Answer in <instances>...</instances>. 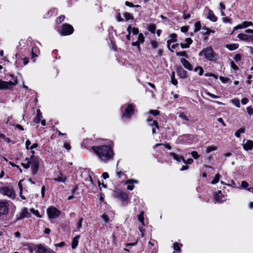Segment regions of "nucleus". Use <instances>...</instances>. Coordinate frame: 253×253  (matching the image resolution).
Here are the masks:
<instances>
[{
    "instance_id": "f257e3e1",
    "label": "nucleus",
    "mask_w": 253,
    "mask_h": 253,
    "mask_svg": "<svg viewBox=\"0 0 253 253\" xmlns=\"http://www.w3.org/2000/svg\"><path fill=\"white\" fill-rule=\"evenodd\" d=\"M91 149L97 155L99 161L102 163H107L113 159L114 153L113 147L111 145L93 146L91 147Z\"/></svg>"
},
{
    "instance_id": "f03ea898",
    "label": "nucleus",
    "mask_w": 253,
    "mask_h": 253,
    "mask_svg": "<svg viewBox=\"0 0 253 253\" xmlns=\"http://www.w3.org/2000/svg\"><path fill=\"white\" fill-rule=\"evenodd\" d=\"M200 56H204L209 61H214L216 60V54L211 46L203 48L199 53Z\"/></svg>"
},
{
    "instance_id": "7ed1b4c3",
    "label": "nucleus",
    "mask_w": 253,
    "mask_h": 253,
    "mask_svg": "<svg viewBox=\"0 0 253 253\" xmlns=\"http://www.w3.org/2000/svg\"><path fill=\"white\" fill-rule=\"evenodd\" d=\"M46 212L49 219L58 218L61 213V211L53 206L47 208Z\"/></svg>"
},
{
    "instance_id": "20e7f679",
    "label": "nucleus",
    "mask_w": 253,
    "mask_h": 253,
    "mask_svg": "<svg viewBox=\"0 0 253 253\" xmlns=\"http://www.w3.org/2000/svg\"><path fill=\"white\" fill-rule=\"evenodd\" d=\"M74 32L73 27L69 24H64L62 25L61 29L59 31L60 34L62 36H67L72 34Z\"/></svg>"
},
{
    "instance_id": "39448f33",
    "label": "nucleus",
    "mask_w": 253,
    "mask_h": 253,
    "mask_svg": "<svg viewBox=\"0 0 253 253\" xmlns=\"http://www.w3.org/2000/svg\"><path fill=\"white\" fill-rule=\"evenodd\" d=\"M0 192L11 198H14L15 196V191L11 187H2L0 189Z\"/></svg>"
},
{
    "instance_id": "423d86ee",
    "label": "nucleus",
    "mask_w": 253,
    "mask_h": 253,
    "mask_svg": "<svg viewBox=\"0 0 253 253\" xmlns=\"http://www.w3.org/2000/svg\"><path fill=\"white\" fill-rule=\"evenodd\" d=\"M135 106L132 104H129L126 107L125 111L122 116V118H130L131 116L133 114L134 111Z\"/></svg>"
},
{
    "instance_id": "0eeeda50",
    "label": "nucleus",
    "mask_w": 253,
    "mask_h": 253,
    "mask_svg": "<svg viewBox=\"0 0 253 253\" xmlns=\"http://www.w3.org/2000/svg\"><path fill=\"white\" fill-rule=\"evenodd\" d=\"M9 204L6 201L0 200V216L8 213Z\"/></svg>"
},
{
    "instance_id": "6e6552de",
    "label": "nucleus",
    "mask_w": 253,
    "mask_h": 253,
    "mask_svg": "<svg viewBox=\"0 0 253 253\" xmlns=\"http://www.w3.org/2000/svg\"><path fill=\"white\" fill-rule=\"evenodd\" d=\"M17 84V82H5L0 80V89H9Z\"/></svg>"
},
{
    "instance_id": "1a4fd4ad",
    "label": "nucleus",
    "mask_w": 253,
    "mask_h": 253,
    "mask_svg": "<svg viewBox=\"0 0 253 253\" xmlns=\"http://www.w3.org/2000/svg\"><path fill=\"white\" fill-rule=\"evenodd\" d=\"M33 159L31 163L32 173L33 175H35L39 168V158H33Z\"/></svg>"
},
{
    "instance_id": "9d476101",
    "label": "nucleus",
    "mask_w": 253,
    "mask_h": 253,
    "mask_svg": "<svg viewBox=\"0 0 253 253\" xmlns=\"http://www.w3.org/2000/svg\"><path fill=\"white\" fill-rule=\"evenodd\" d=\"M147 122L148 123L149 125L152 127V134H155L156 133V129H159V126L158 125V123L157 121H153V119L150 117H149L147 119Z\"/></svg>"
},
{
    "instance_id": "9b49d317",
    "label": "nucleus",
    "mask_w": 253,
    "mask_h": 253,
    "mask_svg": "<svg viewBox=\"0 0 253 253\" xmlns=\"http://www.w3.org/2000/svg\"><path fill=\"white\" fill-rule=\"evenodd\" d=\"M243 147L244 149L247 151L252 150L253 148V141L251 140H244Z\"/></svg>"
},
{
    "instance_id": "f8f14e48",
    "label": "nucleus",
    "mask_w": 253,
    "mask_h": 253,
    "mask_svg": "<svg viewBox=\"0 0 253 253\" xmlns=\"http://www.w3.org/2000/svg\"><path fill=\"white\" fill-rule=\"evenodd\" d=\"M237 37L241 40L246 42H250L253 43V36H249L245 34L240 33L237 35Z\"/></svg>"
},
{
    "instance_id": "ddd939ff",
    "label": "nucleus",
    "mask_w": 253,
    "mask_h": 253,
    "mask_svg": "<svg viewBox=\"0 0 253 253\" xmlns=\"http://www.w3.org/2000/svg\"><path fill=\"white\" fill-rule=\"evenodd\" d=\"M138 181L133 179H129L125 182V184L127 185V189L132 190L134 187V184H137Z\"/></svg>"
},
{
    "instance_id": "4468645a",
    "label": "nucleus",
    "mask_w": 253,
    "mask_h": 253,
    "mask_svg": "<svg viewBox=\"0 0 253 253\" xmlns=\"http://www.w3.org/2000/svg\"><path fill=\"white\" fill-rule=\"evenodd\" d=\"M32 59L33 62L35 61V58L37 57L40 53L39 47L36 45L34 46L32 48Z\"/></svg>"
},
{
    "instance_id": "2eb2a0df",
    "label": "nucleus",
    "mask_w": 253,
    "mask_h": 253,
    "mask_svg": "<svg viewBox=\"0 0 253 253\" xmlns=\"http://www.w3.org/2000/svg\"><path fill=\"white\" fill-rule=\"evenodd\" d=\"M223 198L224 197L222 194L221 190L218 191L217 193L214 194V199L217 203H220L224 201L225 200Z\"/></svg>"
},
{
    "instance_id": "dca6fc26",
    "label": "nucleus",
    "mask_w": 253,
    "mask_h": 253,
    "mask_svg": "<svg viewBox=\"0 0 253 253\" xmlns=\"http://www.w3.org/2000/svg\"><path fill=\"white\" fill-rule=\"evenodd\" d=\"M180 62L182 65L186 69L192 71L193 70V67L191 64L189 63V62L185 59V58H181L180 59Z\"/></svg>"
},
{
    "instance_id": "f3484780",
    "label": "nucleus",
    "mask_w": 253,
    "mask_h": 253,
    "mask_svg": "<svg viewBox=\"0 0 253 253\" xmlns=\"http://www.w3.org/2000/svg\"><path fill=\"white\" fill-rule=\"evenodd\" d=\"M207 18L213 22H215L217 20V17L214 15L212 10L211 9L208 10Z\"/></svg>"
},
{
    "instance_id": "a211bd4d",
    "label": "nucleus",
    "mask_w": 253,
    "mask_h": 253,
    "mask_svg": "<svg viewBox=\"0 0 253 253\" xmlns=\"http://www.w3.org/2000/svg\"><path fill=\"white\" fill-rule=\"evenodd\" d=\"M54 181L64 183L66 180L67 177L63 175L61 172H59L57 174V176L56 178L53 179Z\"/></svg>"
},
{
    "instance_id": "6ab92c4d",
    "label": "nucleus",
    "mask_w": 253,
    "mask_h": 253,
    "mask_svg": "<svg viewBox=\"0 0 253 253\" xmlns=\"http://www.w3.org/2000/svg\"><path fill=\"white\" fill-rule=\"evenodd\" d=\"M177 72L181 78L185 79L187 77V72L182 67L178 68L177 69Z\"/></svg>"
},
{
    "instance_id": "aec40b11",
    "label": "nucleus",
    "mask_w": 253,
    "mask_h": 253,
    "mask_svg": "<svg viewBox=\"0 0 253 253\" xmlns=\"http://www.w3.org/2000/svg\"><path fill=\"white\" fill-rule=\"evenodd\" d=\"M169 156H171L173 159L176 160L177 162H183L184 161V158L181 156H179L174 153H170Z\"/></svg>"
},
{
    "instance_id": "412c9836",
    "label": "nucleus",
    "mask_w": 253,
    "mask_h": 253,
    "mask_svg": "<svg viewBox=\"0 0 253 253\" xmlns=\"http://www.w3.org/2000/svg\"><path fill=\"white\" fill-rule=\"evenodd\" d=\"M185 43H182L180 44V46H181V48H188L190 46V45L192 42V40H191V39H190L189 38H186L185 39Z\"/></svg>"
},
{
    "instance_id": "4be33fe9",
    "label": "nucleus",
    "mask_w": 253,
    "mask_h": 253,
    "mask_svg": "<svg viewBox=\"0 0 253 253\" xmlns=\"http://www.w3.org/2000/svg\"><path fill=\"white\" fill-rule=\"evenodd\" d=\"M238 43H231V44H227L225 45V47L229 49V50L233 51L239 47Z\"/></svg>"
},
{
    "instance_id": "5701e85b",
    "label": "nucleus",
    "mask_w": 253,
    "mask_h": 253,
    "mask_svg": "<svg viewBox=\"0 0 253 253\" xmlns=\"http://www.w3.org/2000/svg\"><path fill=\"white\" fill-rule=\"evenodd\" d=\"M127 195L124 192H120L118 193V198L123 202H126L127 200Z\"/></svg>"
},
{
    "instance_id": "b1692460",
    "label": "nucleus",
    "mask_w": 253,
    "mask_h": 253,
    "mask_svg": "<svg viewBox=\"0 0 253 253\" xmlns=\"http://www.w3.org/2000/svg\"><path fill=\"white\" fill-rule=\"evenodd\" d=\"M80 236L77 235L75 238H74L72 242V249H75L78 245V240L80 239Z\"/></svg>"
},
{
    "instance_id": "393cba45",
    "label": "nucleus",
    "mask_w": 253,
    "mask_h": 253,
    "mask_svg": "<svg viewBox=\"0 0 253 253\" xmlns=\"http://www.w3.org/2000/svg\"><path fill=\"white\" fill-rule=\"evenodd\" d=\"M22 214L23 216L26 218H29L31 214V213L28 211V209L27 208H24L22 211H21Z\"/></svg>"
},
{
    "instance_id": "a878e982",
    "label": "nucleus",
    "mask_w": 253,
    "mask_h": 253,
    "mask_svg": "<svg viewBox=\"0 0 253 253\" xmlns=\"http://www.w3.org/2000/svg\"><path fill=\"white\" fill-rule=\"evenodd\" d=\"M123 16H124L126 21H128L130 20H132L133 19V16L130 13L126 12L123 14Z\"/></svg>"
},
{
    "instance_id": "bb28decb",
    "label": "nucleus",
    "mask_w": 253,
    "mask_h": 253,
    "mask_svg": "<svg viewBox=\"0 0 253 253\" xmlns=\"http://www.w3.org/2000/svg\"><path fill=\"white\" fill-rule=\"evenodd\" d=\"M195 29L194 30V33H197L201 29V25L200 21L196 22L194 24Z\"/></svg>"
},
{
    "instance_id": "cd10ccee",
    "label": "nucleus",
    "mask_w": 253,
    "mask_h": 253,
    "mask_svg": "<svg viewBox=\"0 0 253 253\" xmlns=\"http://www.w3.org/2000/svg\"><path fill=\"white\" fill-rule=\"evenodd\" d=\"M170 78L171 84L174 85H176L178 84V82L175 78V73L174 72H172Z\"/></svg>"
},
{
    "instance_id": "c85d7f7f",
    "label": "nucleus",
    "mask_w": 253,
    "mask_h": 253,
    "mask_svg": "<svg viewBox=\"0 0 253 253\" xmlns=\"http://www.w3.org/2000/svg\"><path fill=\"white\" fill-rule=\"evenodd\" d=\"M182 245L181 244L179 245L177 242H175L173 244V248L174 251H180V248Z\"/></svg>"
},
{
    "instance_id": "c756f323",
    "label": "nucleus",
    "mask_w": 253,
    "mask_h": 253,
    "mask_svg": "<svg viewBox=\"0 0 253 253\" xmlns=\"http://www.w3.org/2000/svg\"><path fill=\"white\" fill-rule=\"evenodd\" d=\"M245 131V128H241L239 129L235 133V135L239 138L240 137V135L241 133H244Z\"/></svg>"
},
{
    "instance_id": "7c9ffc66",
    "label": "nucleus",
    "mask_w": 253,
    "mask_h": 253,
    "mask_svg": "<svg viewBox=\"0 0 253 253\" xmlns=\"http://www.w3.org/2000/svg\"><path fill=\"white\" fill-rule=\"evenodd\" d=\"M187 135H183L178 137L177 139L178 143H184V140L187 138Z\"/></svg>"
},
{
    "instance_id": "2f4dec72",
    "label": "nucleus",
    "mask_w": 253,
    "mask_h": 253,
    "mask_svg": "<svg viewBox=\"0 0 253 253\" xmlns=\"http://www.w3.org/2000/svg\"><path fill=\"white\" fill-rule=\"evenodd\" d=\"M138 219L142 224V226H144V217H143V212H141L139 215H138Z\"/></svg>"
},
{
    "instance_id": "473e14b6",
    "label": "nucleus",
    "mask_w": 253,
    "mask_h": 253,
    "mask_svg": "<svg viewBox=\"0 0 253 253\" xmlns=\"http://www.w3.org/2000/svg\"><path fill=\"white\" fill-rule=\"evenodd\" d=\"M42 118V114H39L38 115H37V117L35 118L34 121L36 124H39L41 122Z\"/></svg>"
},
{
    "instance_id": "72a5a7b5",
    "label": "nucleus",
    "mask_w": 253,
    "mask_h": 253,
    "mask_svg": "<svg viewBox=\"0 0 253 253\" xmlns=\"http://www.w3.org/2000/svg\"><path fill=\"white\" fill-rule=\"evenodd\" d=\"M220 175L217 173L215 175V177L214 178V179L211 181V183L212 184H216L217 183L218 181H219V178H220Z\"/></svg>"
},
{
    "instance_id": "f704fd0d",
    "label": "nucleus",
    "mask_w": 253,
    "mask_h": 253,
    "mask_svg": "<svg viewBox=\"0 0 253 253\" xmlns=\"http://www.w3.org/2000/svg\"><path fill=\"white\" fill-rule=\"evenodd\" d=\"M160 145H164L166 148H167L169 150H170L171 149V147L170 146L169 144H163L162 143H157L156 145H155L153 146L154 148H156L157 147L160 146Z\"/></svg>"
},
{
    "instance_id": "c9c22d12",
    "label": "nucleus",
    "mask_w": 253,
    "mask_h": 253,
    "mask_svg": "<svg viewBox=\"0 0 253 253\" xmlns=\"http://www.w3.org/2000/svg\"><path fill=\"white\" fill-rule=\"evenodd\" d=\"M156 27L154 24H151L149 26L148 30L152 33L154 34L156 31Z\"/></svg>"
},
{
    "instance_id": "e433bc0d",
    "label": "nucleus",
    "mask_w": 253,
    "mask_h": 253,
    "mask_svg": "<svg viewBox=\"0 0 253 253\" xmlns=\"http://www.w3.org/2000/svg\"><path fill=\"white\" fill-rule=\"evenodd\" d=\"M231 102L233 104L236 106L237 107L239 108L240 107V101L237 99H234L231 100Z\"/></svg>"
},
{
    "instance_id": "4c0bfd02",
    "label": "nucleus",
    "mask_w": 253,
    "mask_h": 253,
    "mask_svg": "<svg viewBox=\"0 0 253 253\" xmlns=\"http://www.w3.org/2000/svg\"><path fill=\"white\" fill-rule=\"evenodd\" d=\"M216 149H217V148L214 146H209L207 148L206 153H209L211 151L216 150Z\"/></svg>"
},
{
    "instance_id": "58836bf2",
    "label": "nucleus",
    "mask_w": 253,
    "mask_h": 253,
    "mask_svg": "<svg viewBox=\"0 0 253 253\" xmlns=\"http://www.w3.org/2000/svg\"><path fill=\"white\" fill-rule=\"evenodd\" d=\"M137 41H139L140 43H143L144 42V37L143 34L140 33L138 34Z\"/></svg>"
},
{
    "instance_id": "ea45409f",
    "label": "nucleus",
    "mask_w": 253,
    "mask_h": 253,
    "mask_svg": "<svg viewBox=\"0 0 253 253\" xmlns=\"http://www.w3.org/2000/svg\"><path fill=\"white\" fill-rule=\"evenodd\" d=\"M241 58H242V56H241V54H236L233 57L234 60L237 63H238L239 61H240L241 60Z\"/></svg>"
},
{
    "instance_id": "a19ab883",
    "label": "nucleus",
    "mask_w": 253,
    "mask_h": 253,
    "mask_svg": "<svg viewBox=\"0 0 253 253\" xmlns=\"http://www.w3.org/2000/svg\"><path fill=\"white\" fill-rule=\"evenodd\" d=\"M170 39H169L172 42H176L177 41L176 37L177 35L175 34H171L169 35Z\"/></svg>"
},
{
    "instance_id": "79ce46f5",
    "label": "nucleus",
    "mask_w": 253,
    "mask_h": 253,
    "mask_svg": "<svg viewBox=\"0 0 253 253\" xmlns=\"http://www.w3.org/2000/svg\"><path fill=\"white\" fill-rule=\"evenodd\" d=\"M202 30L204 31V32L203 31L202 33H203V35H209L210 34V29L208 28H205V27H203L202 28Z\"/></svg>"
},
{
    "instance_id": "37998d69",
    "label": "nucleus",
    "mask_w": 253,
    "mask_h": 253,
    "mask_svg": "<svg viewBox=\"0 0 253 253\" xmlns=\"http://www.w3.org/2000/svg\"><path fill=\"white\" fill-rule=\"evenodd\" d=\"M84 219L83 217H80L79 220V222L77 224V227L78 229H80L82 227V222L83 221Z\"/></svg>"
},
{
    "instance_id": "c03bdc74",
    "label": "nucleus",
    "mask_w": 253,
    "mask_h": 253,
    "mask_svg": "<svg viewBox=\"0 0 253 253\" xmlns=\"http://www.w3.org/2000/svg\"><path fill=\"white\" fill-rule=\"evenodd\" d=\"M242 26L243 28H246L247 27H248L251 26V25H252V22H248V21H244L242 23Z\"/></svg>"
},
{
    "instance_id": "a18cd8bd",
    "label": "nucleus",
    "mask_w": 253,
    "mask_h": 253,
    "mask_svg": "<svg viewBox=\"0 0 253 253\" xmlns=\"http://www.w3.org/2000/svg\"><path fill=\"white\" fill-rule=\"evenodd\" d=\"M101 218L105 222L107 223L109 221V218L108 215L105 213L101 215Z\"/></svg>"
},
{
    "instance_id": "49530a36",
    "label": "nucleus",
    "mask_w": 253,
    "mask_h": 253,
    "mask_svg": "<svg viewBox=\"0 0 253 253\" xmlns=\"http://www.w3.org/2000/svg\"><path fill=\"white\" fill-rule=\"evenodd\" d=\"M179 117L181 118L182 119L185 120L187 121H189V119L188 118L187 116H186L184 113H180L179 114Z\"/></svg>"
},
{
    "instance_id": "de8ad7c7",
    "label": "nucleus",
    "mask_w": 253,
    "mask_h": 253,
    "mask_svg": "<svg viewBox=\"0 0 253 253\" xmlns=\"http://www.w3.org/2000/svg\"><path fill=\"white\" fill-rule=\"evenodd\" d=\"M176 55L177 56H184L186 57H188V55L186 54L185 51H181V52H176Z\"/></svg>"
},
{
    "instance_id": "09e8293b",
    "label": "nucleus",
    "mask_w": 253,
    "mask_h": 253,
    "mask_svg": "<svg viewBox=\"0 0 253 253\" xmlns=\"http://www.w3.org/2000/svg\"><path fill=\"white\" fill-rule=\"evenodd\" d=\"M116 175L119 178H121L125 175V173L121 170L117 171L116 172Z\"/></svg>"
},
{
    "instance_id": "8fccbe9b",
    "label": "nucleus",
    "mask_w": 253,
    "mask_h": 253,
    "mask_svg": "<svg viewBox=\"0 0 253 253\" xmlns=\"http://www.w3.org/2000/svg\"><path fill=\"white\" fill-rule=\"evenodd\" d=\"M230 66H231V67L234 70L237 71V70H238V69H239L238 67L235 64V63L233 61H231Z\"/></svg>"
},
{
    "instance_id": "3c124183",
    "label": "nucleus",
    "mask_w": 253,
    "mask_h": 253,
    "mask_svg": "<svg viewBox=\"0 0 253 253\" xmlns=\"http://www.w3.org/2000/svg\"><path fill=\"white\" fill-rule=\"evenodd\" d=\"M149 113L154 116H157L159 115L160 112L157 110H151L149 111Z\"/></svg>"
},
{
    "instance_id": "603ef678",
    "label": "nucleus",
    "mask_w": 253,
    "mask_h": 253,
    "mask_svg": "<svg viewBox=\"0 0 253 253\" xmlns=\"http://www.w3.org/2000/svg\"><path fill=\"white\" fill-rule=\"evenodd\" d=\"M64 18H65V16L64 15H61L57 18L56 22L58 24L61 23L64 20Z\"/></svg>"
},
{
    "instance_id": "864d4df0",
    "label": "nucleus",
    "mask_w": 253,
    "mask_h": 253,
    "mask_svg": "<svg viewBox=\"0 0 253 253\" xmlns=\"http://www.w3.org/2000/svg\"><path fill=\"white\" fill-rule=\"evenodd\" d=\"M192 156L195 159H197L200 157V155H198V153L196 151H192L191 153Z\"/></svg>"
},
{
    "instance_id": "5fc2aeb1",
    "label": "nucleus",
    "mask_w": 253,
    "mask_h": 253,
    "mask_svg": "<svg viewBox=\"0 0 253 253\" xmlns=\"http://www.w3.org/2000/svg\"><path fill=\"white\" fill-rule=\"evenodd\" d=\"M30 211L31 212H32L33 214H34L35 215H36L38 217H41V215L40 214V213L38 210H35L34 209H32L30 210Z\"/></svg>"
},
{
    "instance_id": "6e6d98bb",
    "label": "nucleus",
    "mask_w": 253,
    "mask_h": 253,
    "mask_svg": "<svg viewBox=\"0 0 253 253\" xmlns=\"http://www.w3.org/2000/svg\"><path fill=\"white\" fill-rule=\"evenodd\" d=\"M206 93L210 97H211L212 98H214V99H217V98H219V97L218 96L215 95L210 92H206Z\"/></svg>"
},
{
    "instance_id": "4d7b16f0",
    "label": "nucleus",
    "mask_w": 253,
    "mask_h": 253,
    "mask_svg": "<svg viewBox=\"0 0 253 253\" xmlns=\"http://www.w3.org/2000/svg\"><path fill=\"white\" fill-rule=\"evenodd\" d=\"M249 186V184L247 182L245 181H242L241 183V187L244 189H246L247 190V187Z\"/></svg>"
},
{
    "instance_id": "13d9d810",
    "label": "nucleus",
    "mask_w": 253,
    "mask_h": 253,
    "mask_svg": "<svg viewBox=\"0 0 253 253\" xmlns=\"http://www.w3.org/2000/svg\"><path fill=\"white\" fill-rule=\"evenodd\" d=\"M64 147L68 151H70L71 148L70 144L67 142L64 143Z\"/></svg>"
},
{
    "instance_id": "bf43d9fd",
    "label": "nucleus",
    "mask_w": 253,
    "mask_h": 253,
    "mask_svg": "<svg viewBox=\"0 0 253 253\" xmlns=\"http://www.w3.org/2000/svg\"><path fill=\"white\" fill-rule=\"evenodd\" d=\"M243 26H242V24H239V25H238L237 26H235V27H234L233 28V30L232 31V32L231 33V34H233V33H234V32L238 29H243Z\"/></svg>"
},
{
    "instance_id": "052dcab7",
    "label": "nucleus",
    "mask_w": 253,
    "mask_h": 253,
    "mask_svg": "<svg viewBox=\"0 0 253 253\" xmlns=\"http://www.w3.org/2000/svg\"><path fill=\"white\" fill-rule=\"evenodd\" d=\"M222 20L224 23H231V19L227 17H223Z\"/></svg>"
},
{
    "instance_id": "680f3d73",
    "label": "nucleus",
    "mask_w": 253,
    "mask_h": 253,
    "mask_svg": "<svg viewBox=\"0 0 253 253\" xmlns=\"http://www.w3.org/2000/svg\"><path fill=\"white\" fill-rule=\"evenodd\" d=\"M143 226H142V224H141V225L139 226V227H138L140 232L141 233V237H143L144 235V231L145 230L143 228Z\"/></svg>"
},
{
    "instance_id": "e2e57ef3",
    "label": "nucleus",
    "mask_w": 253,
    "mask_h": 253,
    "mask_svg": "<svg viewBox=\"0 0 253 253\" xmlns=\"http://www.w3.org/2000/svg\"><path fill=\"white\" fill-rule=\"evenodd\" d=\"M151 44L152 47L153 48H156L158 46V43L156 41H152L151 42Z\"/></svg>"
},
{
    "instance_id": "0e129e2a",
    "label": "nucleus",
    "mask_w": 253,
    "mask_h": 253,
    "mask_svg": "<svg viewBox=\"0 0 253 253\" xmlns=\"http://www.w3.org/2000/svg\"><path fill=\"white\" fill-rule=\"evenodd\" d=\"M25 218L22 214L21 212H19L18 214L16 215V220H20Z\"/></svg>"
},
{
    "instance_id": "69168bd1",
    "label": "nucleus",
    "mask_w": 253,
    "mask_h": 253,
    "mask_svg": "<svg viewBox=\"0 0 253 253\" xmlns=\"http://www.w3.org/2000/svg\"><path fill=\"white\" fill-rule=\"evenodd\" d=\"M247 111L250 115H253V109L251 107H248Z\"/></svg>"
},
{
    "instance_id": "338daca9",
    "label": "nucleus",
    "mask_w": 253,
    "mask_h": 253,
    "mask_svg": "<svg viewBox=\"0 0 253 253\" xmlns=\"http://www.w3.org/2000/svg\"><path fill=\"white\" fill-rule=\"evenodd\" d=\"M185 164H191L193 162V160L192 159H188L187 160L184 159V161L183 162Z\"/></svg>"
},
{
    "instance_id": "774afa93",
    "label": "nucleus",
    "mask_w": 253,
    "mask_h": 253,
    "mask_svg": "<svg viewBox=\"0 0 253 253\" xmlns=\"http://www.w3.org/2000/svg\"><path fill=\"white\" fill-rule=\"evenodd\" d=\"M132 45L137 46L138 49L140 48V43L139 42V41H137L136 42H133L132 43Z\"/></svg>"
}]
</instances>
